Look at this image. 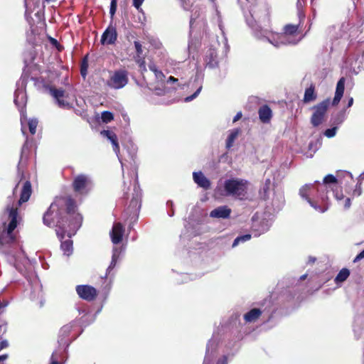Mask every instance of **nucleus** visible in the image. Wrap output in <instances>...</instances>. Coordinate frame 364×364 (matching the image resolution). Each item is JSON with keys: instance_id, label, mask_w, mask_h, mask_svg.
<instances>
[{"instance_id": "1", "label": "nucleus", "mask_w": 364, "mask_h": 364, "mask_svg": "<svg viewBox=\"0 0 364 364\" xmlns=\"http://www.w3.org/2000/svg\"><path fill=\"white\" fill-rule=\"evenodd\" d=\"M77 210L72 196L57 197L44 213L43 224L49 228L55 227L59 238L63 239L65 234L70 238L82 224L83 217Z\"/></svg>"}, {"instance_id": "2", "label": "nucleus", "mask_w": 364, "mask_h": 364, "mask_svg": "<svg viewBox=\"0 0 364 364\" xmlns=\"http://www.w3.org/2000/svg\"><path fill=\"white\" fill-rule=\"evenodd\" d=\"M6 211L9 214V223L6 227V223H4V228L0 232V245H5L11 244L15 242L16 237L13 231L16 229L18 225V208L14 205H8Z\"/></svg>"}, {"instance_id": "3", "label": "nucleus", "mask_w": 364, "mask_h": 364, "mask_svg": "<svg viewBox=\"0 0 364 364\" xmlns=\"http://www.w3.org/2000/svg\"><path fill=\"white\" fill-rule=\"evenodd\" d=\"M36 86H41L55 100L58 106L60 108L70 109L71 105L64 98L68 97V95L62 89H57L55 87L47 84L43 77H32Z\"/></svg>"}, {"instance_id": "4", "label": "nucleus", "mask_w": 364, "mask_h": 364, "mask_svg": "<svg viewBox=\"0 0 364 364\" xmlns=\"http://www.w3.org/2000/svg\"><path fill=\"white\" fill-rule=\"evenodd\" d=\"M248 181L244 179H228L224 183V189L227 196H232L240 199L247 193Z\"/></svg>"}, {"instance_id": "5", "label": "nucleus", "mask_w": 364, "mask_h": 364, "mask_svg": "<svg viewBox=\"0 0 364 364\" xmlns=\"http://www.w3.org/2000/svg\"><path fill=\"white\" fill-rule=\"evenodd\" d=\"M94 183L92 178L86 174L77 175L72 182L73 191L80 196L88 195L93 189Z\"/></svg>"}, {"instance_id": "6", "label": "nucleus", "mask_w": 364, "mask_h": 364, "mask_svg": "<svg viewBox=\"0 0 364 364\" xmlns=\"http://www.w3.org/2000/svg\"><path fill=\"white\" fill-rule=\"evenodd\" d=\"M129 82V72L126 69H117L109 72L106 85L114 90L124 87Z\"/></svg>"}, {"instance_id": "7", "label": "nucleus", "mask_w": 364, "mask_h": 364, "mask_svg": "<svg viewBox=\"0 0 364 364\" xmlns=\"http://www.w3.org/2000/svg\"><path fill=\"white\" fill-rule=\"evenodd\" d=\"M323 186L318 181H316L313 184H306L304 186H302L299 190V194L300 196L306 199L307 202L314 208L316 210L323 213L328 209V206L324 205L323 207H321L320 205H318L316 202L311 200V198L309 197L310 194H312L314 191H317L318 192L320 191V189L322 188Z\"/></svg>"}, {"instance_id": "8", "label": "nucleus", "mask_w": 364, "mask_h": 364, "mask_svg": "<svg viewBox=\"0 0 364 364\" xmlns=\"http://www.w3.org/2000/svg\"><path fill=\"white\" fill-rule=\"evenodd\" d=\"M329 103V100H325L312 107L314 111L311 117V123L314 127L324 122Z\"/></svg>"}, {"instance_id": "9", "label": "nucleus", "mask_w": 364, "mask_h": 364, "mask_svg": "<svg viewBox=\"0 0 364 364\" xmlns=\"http://www.w3.org/2000/svg\"><path fill=\"white\" fill-rule=\"evenodd\" d=\"M78 296L87 301H92L96 299L98 295L97 290L87 284L77 285L75 287Z\"/></svg>"}, {"instance_id": "10", "label": "nucleus", "mask_w": 364, "mask_h": 364, "mask_svg": "<svg viewBox=\"0 0 364 364\" xmlns=\"http://www.w3.org/2000/svg\"><path fill=\"white\" fill-rule=\"evenodd\" d=\"M299 34V26L294 24H287L283 28V33L279 36V39L282 43L296 44V41H289V37H293Z\"/></svg>"}, {"instance_id": "11", "label": "nucleus", "mask_w": 364, "mask_h": 364, "mask_svg": "<svg viewBox=\"0 0 364 364\" xmlns=\"http://www.w3.org/2000/svg\"><path fill=\"white\" fill-rule=\"evenodd\" d=\"M117 39V32L116 28L112 24L103 32L100 42L102 45L114 44Z\"/></svg>"}, {"instance_id": "12", "label": "nucleus", "mask_w": 364, "mask_h": 364, "mask_svg": "<svg viewBox=\"0 0 364 364\" xmlns=\"http://www.w3.org/2000/svg\"><path fill=\"white\" fill-rule=\"evenodd\" d=\"M204 61L206 67L215 68L219 65L218 52L215 48H210L205 53Z\"/></svg>"}, {"instance_id": "13", "label": "nucleus", "mask_w": 364, "mask_h": 364, "mask_svg": "<svg viewBox=\"0 0 364 364\" xmlns=\"http://www.w3.org/2000/svg\"><path fill=\"white\" fill-rule=\"evenodd\" d=\"M124 232V229L122 223H114L110 232L112 242L115 245L120 243L122 240Z\"/></svg>"}, {"instance_id": "14", "label": "nucleus", "mask_w": 364, "mask_h": 364, "mask_svg": "<svg viewBox=\"0 0 364 364\" xmlns=\"http://www.w3.org/2000/svg\"><path fill=\"white\" fill-rule=\"evenodd\" d=\"M31 193V183L29 181H26L23 183V187L21 191L20 198L18 201V205H16V207L18 208V206H20L22 203L27 202L29 200Z\"/></svg>"}, {"instance_id": "15", "label": "nucleus", "mask_w": 364, "mask_h": 364, "mask_svg": "<svg viewBox=\"0 0 364 364\" xmlns=\"http://www.w3.org/2000/svg\"><path fill=\"white\" fill-rule=\"evenodd\" d=\"M231 209L227 205L219 206L210 213V216L215 218H229L231 214Z\"/></svg>"}, {"instance_id": "16", "label": "nucleus", "mask_w": 364, "mask_h": 364, "mask_svg": "<svg viewBox=\"0 0 364 364\" xmlns=\"http://www.w3.org/2000/svg\"><path fill=\"white\" fill-rule=\"evenodd\" d=\"M193 178L194 182L199 187H201L205 190H208L210 188L211 183L210 180L206 178L202 172H194L193 173Z\"/></svg>"}, {"instance_id": "17", "label": "nucleus", "mask_w": 364, "mask_h": 364, "mask_svg": "<svg viewBox=\"0 0 364 364\" xmlns=\"http://www.w3.org/2000/svg\"><path fill=\"white\" fill-rule=\"evenodd\" d=\"M259 120L264 123H269L272 118V111L267 105L261 106L258 109Z\"/></svg>"}, {"instance_id": "18", "label": "nucleus", "mask_w": 364, "mask_h": 364, "mask_svg": "<svg viewBox=\"0 0 364 364\" xmlns=\"http://www.w3.org/2000/svg\"><path fill=\"white\" fill-rule=\"evenodd\" d=\"M345 78L341 77L337 82L335 96L332 102L333 105H337L343 97L345 90Z\"/></svg>"}, {"instance_id": "19", "label": "nucleus", "mask_w": 364, "mask_h": 364, "mask_svg": "<svg viewBox=\"0 0 364 364\" xmlns=\"http://www.w3.org/2000/svg\"><path fill=\"white\" fill-rule=\"evenodd\" d=\"M101 134L107 137L112 143L114 151L118 154L120 151L119 144L117 134L110 130H103Z\"/></svg>"}, {"instance_id": "20", "label": "nucleus", "mask_w": 364, "mask_h": 364, "mask_svg": "<svg viewBox=\"0 0 364 364\" xmlns=\"http://www.w3.org/2000/svg\"><path fill=\"white\" fill-rule=\"evenodd\" d=\"M317 98V94L316 92L315 85L311 84V85L305 90L303 102L304 103H309L316 100Z\"/></svg>"}, {"instance_id": "21", "label": "nucleus", "mask_w": 364, "mask_h": 364, "mask_svg": "<svg viewBox=\"0 0 364 364\" xmlns=\"http://www.w3.org/2000/svg\"><path fill=\"white\" fill-rule=\"evenodd\" d=\"M262 314V311L259 309H252L244 315V320L247 323L255 322L261 316Z\"/></svg>"}, {"instance_id": "22", "label": "nucleus", "mask_w": 364, "mask_h": 364, "mask_svg": "<svg viewBox=\"0 0 364 364\" xmlns=\"http://www.w3.org/2000/svg\"><path fill=\"white\" fill-rule=\"evenodd\" d=\"M60 240L63 239L59 238ZM73 242L70 239L61 241L60 248L63 250L64 255L70 256L73 253Z\"/></svg>"}, {"instance_id": "23", "label": "nucleus", "mask_w": 364, "mask_h": 364, "mask_svg": "<svg viewBox=\"0 0 364 364\" xmlns=\"http://www.w3.org/2000/svg\"><path fill=\"white\" fill-rule=\"evenodd\" d=\"M240 132V129H233L229 136H228V139L226 140V148L230 149L232 146L233 143L235 140V139L237 137L238 134Z\"/></svg>"}, {"instance_id": "24", "label": "nucleus", "mask_w": 364, "mask_h": 364, "mask_svg": "<svg viewBox=\"0 0 364 364\" xmlns=\"http://www.w3.org/2000/svg\"><path fill=\"white\" fill-rule=\"evenodd\" d=\"M350 275V271L347 268H343L335 278L336 283L343 282L346 281Z\"/></svg>"}, {"instance_id": "25", "label": "nucleus", "mask_w": 364, "mask_h": 364, "mask_svg": "<svg viewBox=\"0 0 364 364\" xmlns=\"http://www.w3.org/2000/svg\"><path fill=\"white\" fill-rule=\"evenodd\" d=\"M73 326L71 324H66L64 325L60 329L59 332L60 337H61V339H63L64 338L68 336L72 331Z\"/></svg>"}, {"instance_id": "26", "label": "nucleus", "mask_w": 364, "mask_h": 364, "mask_svg": "<svg viewBox=\"0 0 364 364\" xmlns=\"http://www.w3.org/2000/svg\"><path fill=\"white\" fill-rule=\"evenodd\" d=\"M101 118L104 123H109L114 119V114L109 111H103L101 114Z\"/></svg>"}, {"instance_id": "27", "label": "nucleus", "mask_w": 364, "mask_h": 364, "mask_svg": "<svg viewBox=\"0 0 364 364\" xmlns=\"http://www.w3.org/2000/svg\"><path fill=\"white\" fill-rule=\"evenodd\" d=\"M38 120L36 119H31L28 120V126L29 129V132L31 134H35L36 132V128L38 126Z\"/></svg>"}, {"instance_id": "28", "label": "nucleus", "mask_w": 364, "mask_h": 364, "mask_svg": "<svg viewBox=\"0 0 364 364\" xmlns=\"http://www.w3.org/2000/svg\"><path fill=\"white\" fill-rule=\"evenodd\" d=\"M250 234H246L236 237L232 243V247H236L240 242H246L251 239Z\"/></svg>"}, {"instance_id": "29", "label": "nucleus", "mask_w": 364, "mask_h": 364, "mask_svg": "<svg viewBox=\"0 0 364 364\" xmlns=\"http://www.w3.org/2000/svg\"><path fill=\"white\" fill-rule=\"evenodd\" d=\"M8 346V342L6 340L0 341V350ZM8 358L7 354L0 355V364H4V361Z\"/></svg>"}, {"instance_id": "30", "label": "nucleus", "mask_w": 364, "mask_h": 364, "mask_svg": "<svg viewBox=\"0 0 364 364\" xmlns=\"http://www.w3.org/2000/svg\"><path fill=\"white\" fill-rule=\"evenodd\" d=\"M87 68H88V63L87 61V58L85 57L81 64L80 67V74L83 78H85L87 73Z\"/></svg>"}, {"instance_id": "31", "label": "nucleus", "mask_w": 364, "mask_h": 364, "mask_svg": "<svg viewBox=\"0 0 364 364\" xmlns=\"http://www.w3.org/2000/svg\"><path fill=\"white\" fill-rule=\"evenodd\" d=\"M135 62L138 64L140 70L143 71H146V62L144 57L140 56L139 58L135 57Z\"/></svg>"}, {"instance_id": "32", "label": "nucleus", "mask_w": 364, "mask_h": 364, "mask_svg": "<svg viewBox=\"0 0 364 364\" xmlns=\"http://www.w3.org/2000/svg\"><path fill=\"white\" fill-rule=\"evenodd\" d=\"M337 183V178L332 174H328L323 178V183L324 185L328 184V183Z\"/></svg>"}, {"instance_id": "33", "label": "nucleus", "mask_w": 364, "mask_h": 364, "mask_svg": "<svg viewBox=\"0 0 364 364\" xmlns=\"http://www.w3.org/2000/svg\"><path fill=\"white\" fill-rule=\"evenodd\" d=\"M134 47L136 49V57L139 58L140 56L142 55V53H143L142 46L140 43V42L138 41H135L134 42Z\"/></svg>"}, {"instance_id": "34", "label": "nucleus", "mask_w": 364, "mask_h": 364, "mask_svg": "<svg viewBox=\"0 0 364 364\" xmlns=\"http://www.w3.org/2000/svg\"><path fill=\"white\" fill-rule=\"evenodd\" d=\"M117 7V0H112L110 3V9H109V14L111 16V18H113L114 15L116 13Z\"/></svg>"}, {"instance_id": "35", "label": "nucleus", "mask_w": 364, "mask_h": 364, "mask_svg": "<svg viewBox=\"0 0 364 364\" xmlns=\"http://www.w3.org/2000/svg\"><path fill=\"white\" fill-rule=\"evenodd\" d=\"M116 264H117V259H116L115 256L114 255L112 257V259L109 266L107 269V272H106V275H105L106 277H107V276L110 274L111 271L115 267Z\"/></svg>"}, {"instance_id": "36", "label": "nucleus", "mask_w": 364, "mask_h": 364, "mask_svg": "<svg viewBox=\"0 0 364 364\" xmlns=\"http://www.w3.org/2000/svg\"><path fill=\"white\" fill-rule=\"evenodd\" d=\"M336 130H337V127H333V128L327 129L325 131L324 134L326 136H327L328 138H331L336 135Z\"/></svg>"}, {"instance_id": "37", "label": "nucleus", "mask_w": 364, "mask_h": 364, "mask_svg": "<svg viewBox=\"0 0 364 364\" xmlns=\"http://www.w3.org/2000/svg\"><path fill=\"white\" fill-rule=\"evenodd\" d=\"M129 207L134 208V211L139 208V200L137 198H133L130 202Z\"/></svg>"}, {"instance_id": "38", "label": "nucleus", "mask_w": 364, "mask_h": 364, "mask_svg": "<svg viewBox=\"0 0 364 364\" xmlns=\"http://www.w3.org/2000/svg\"><path fill=\"white\" fill-rule=\"evenodd\" d=\"M202 87H203L202 86H200L193 95L186 97V99H185L186 102H190V101L193 100V99H195L200 92Z\"/></svg>"}, {"instance_id": "39", "label": "nucleus", "mask_w": 364, "mask_h": 364, "mask_svg": "<svg viewBox=\"0 0 364 364\" xmlns=\"http://www.w3.org/2000/svg\"><path fill=\"white\" fill-rule=\"evenodd\" d=\"M270 185H271V180L269 178H267L265 180L264 186H263V192L266 195L268 193L270 189Z\"/></svg>"}, {"instance_id": "40", "label": "nucleus", "mask_w": 364, "mask_h": 364, "mask_svg": "<svg viewBox=\"0 0 364 364\" xmlns=\"http://www.w3.org/2000/svg\"><path fill=\"white\" fill-rule=\"evenodd\" d=\"M155 76L159 80H164V79L165 78V75H164V73L161 71V70H158L156 73H155Z\"/></svg>"}, {"instance_id": "41", "label": "nucleus", "mask_w": 364, "mask_h": 364, "mask_svg": "<svg viewBox=\"0 0 364 364\" xmlns=\"http://www.w3.org/2000/svg\"><path fill=\"white\" fill-rule=\"evenodd\" d=\"M144 0H133V6L136 9H139L142 3L144 2Z\"/></svg>"}, {"instance_id": "42", "label": "nucleus", "mask_w": 364, "mask_h": 364, "mask_svg": "<svg viewBox=\"0 0 364 364\" xmlns=\"http://www.w3.org/2000/svg\"><path fill=\"white\" fill-rule=\"evenodd\" d=\"M364 258V250H362L353 259V262H358L359 260Z\"/></svg>"}, {"instance_id": "43", "label": "nucleus", "mask_w": 364, "mask_h": 364, "mask_svg": "<svg viewBox=\"0 0 364 364\" xmlns=\"http://www.w3.org/2000/svg\"><path fill=\"white\" fill-rule=\"evenodd\" d=\"M321 186H323V188L320 189V191H319V192H318L316 190L315 191H316V192L318 193V194H319L320 193H321V194L320 197H321V198L322 201H323V200H324L323 194H324V192H325L326 189L324 188H325V187H324V185H322V184H321ZM317 198H319V196H317Z\"/></svg>"}, {"instance_id": "44", "label": "nucleus", "mask_w": 364, "mask_h": 364, "mask_svg": "<svg viewBox=\"0 0 364 364\" xmlns=\"http://www.w3.org/2000/svg\"><path fill=\"white\" fill-rule=\"evenodd\" d=\"M242 116V114L241 112H237V114L234 117L232 122L235 123L237 121H238L239 119H240Z\"/></svg>"}, {"instance_id": "45", "label": "nucleus", "mask_w": 364, "mask_h": 364, "mask_svg": "<svg viewBox=\"0 0 364 364\" xmlns=\"http://www.w3.org/2000/svg\"><path fill=\"white\" fill-rule=\"evenodd\" d=\"M7 302L0 301V314L3 312L4 309L6 306Z\"/></svg>"}, {"instance_id": "46", "label": "nucleus", "mask_w": 364, "mask_h": 364, "mask_svg": "<svg viewBox=\"0 0 364 364\" xmlns=\"http://www.w3.org/2000/svg\"><path fill=\"white\" fill-rule=\"evenodd\" d=\"M51 362L50 364H60L55 358L54 354L53 353L51 355Z\"/></svg>"}, {"instance_id": "47", "label": "nucleus", "mask_w": 364, "mask_h": 364, "mask_svg": "<svg viewBox=\"0 0 364 364\" xmlns=\"http://www.w3.org/2000/svg\"><path fill=\"white\" fill-rule=\"evenodd\" d=\"M353 97H350L349 100H348V107H350L353 105Z\"/></svg>"}, {"instance_id": "48", "label": "nucleus", "mask_w": 364, "mask_h": 364, "mask_svg": "<svg viewBox=\"0 0 364 364\" xmlns=\"http://www.w3.org/2000/svg\"><path fill=\"white\" fill-rule=\"evenodd\" d=\"M168 82H176L178 81V79L177 78H175L173 76H170L168 77Z\"/></svg>"}, {"instance_id": "49", "label": "nucleus", "mask_w": 364, "mask_h": 364, "mask_svg": "<svg viewBox=\"0 0 364 364\" xmlns=\"http://www.w3.org/2000/svg\"><path fill=\"white\" fill-rule=\"evenodd\" d=\"M149 68L150 70H151V71L153 72V71H154V70L155 68H156V66L154 64H153V65H149Z\"/></svg>"}, {"instance_id": "50", "label": "nucleus", "mask_w": 364, "mask_h": 364, "mask_svg": "<svg viewBox=\"0 0 364 364\" xmlns=\"http://www.w3.org/2000/svg\"><path fill=\"white\" fill-rule=\"evenodd\" d=\"M5 332V328L0 326V335L4 334Z\"/></svg>"}, {"instance_id": "51", "label": "nucleus", "mask_w": 364, "mask_h": 364, "mask_svg": "<svg viewBox=\"0 0 364 364\" xmlns=\"http://www.w3.org/2000/svg\"><path fill=\"white\" fill-rule=\"evenodd\" d=\"M347 207H349L350 205V198H347L346 199V205Z\"/></svg>"}, {"instance_id": "52", "label": "nucleus", "mask_w": 364, "mask_h": 364, "mask_svg": "<svg viewBox=\"0 0 364 364\" xmlns=\"http://www.w3.org/2000/svg\"><path fill=\"white\" fill-rule=\"evenodd\" d=\"M359 178L360 180H364V172L360 175Z\"/></svg>"}, {"instance_id": "53", "label": "nucleus", "mask_w": 364, "mask_h": 364, "mask_svg": "<svg viewBox=\"0 0 364 364\" xmlns=\"http://www.w3.org/2000/svg\"><path fill=\"white\" fill-rule=\"evenodd\" d=\"M26 144H25L23 146L22 149H21V155L23 154V153L24 149H26Z\"/></svg>"}, {"instance_id": "54", "label": "nucleus", "mask_w": 364, "mask_h": 364, "mask_svg": "<svg viewBox=\"0 0 364 364\" xmlns=\"http://www.w3.org/2000/svg\"><path fill=\"white\" fill-rule=\"evenodd\" d=\"M43 1L47 3H50V2L55 1L56 0H43Z\"/></svg>"}, {"instance_id": "55", "label": "nucleus", "mask_w": 364, "mask_h": 364, "mask_svg": "<svg viewBox=\"0 0 364 364\" xmlns=\"http://www.w3.org/2000/svg\"><path fill=\"white\" fill-rule=\"evenodd\" d=\"M53 43H58V41L55 39H52Z\"/></svg>"}, {"instance_id": "56", "label": "nucleus", "mask_w": 364, "mask_h": 364, "mask_svg": "<svg viewBox=\"0 0 364 364\" xmlns=\"http://www.w3.org/2000/svg\"><path fill=\"white\" fill-rule=\"evenodd\" d=\"M158 70H158V69H157V68H155V69L154 70L153 73L155 74Z\"/></svg>"}, {"instance_id": "57", "label": "nucleus", "mask_w": 364, "mask_h": 364, "mask_svg": "<svg viewBox=\"0 0 364 364\" xmlns=\"http://www.w3.org/2000/svg\"><path fill=\"white\" fill-rule=\"evenodd\" d=\"M18 184H17V185L15 186V188H14V192L16 190V188H17V187H18Z\"/></svg>"}]
</instances>
